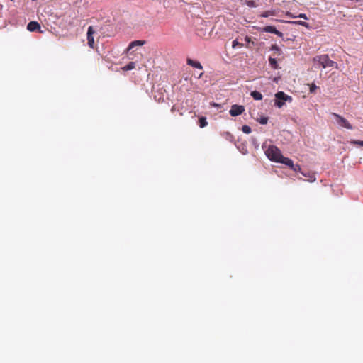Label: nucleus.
Here are the masks:
<instances>
[{
  "label": "nucleus",
  "instance_id": "14",
  "mask_svg": "<svg viewBox=\"0 0 363 363\" xmlns=\"http://www.w3.org/2000/svg\"><path fill=\"white\" fill-rule=\"evenodd\" d=\"M199 121V126L201 128H204L208 125V122L206 121V118L205 117H201Z\"/></svg>",
  "mask_w": 363,
  "mask_h": 363
},
{
  "label": "nucleus",
  "instance_id": "20",
  "mask_svg": "<svg viewBox=\"0 0 363 363\" xmlns=\"http://www.w3.org/2000/svg\"><path fill=\"white\" fill-rule=\"evenodd\" d=\"M268 121V118L267 117L262 118L259 121V123L261 124H267Z\"/></svg>",
  "mask_w": 363,
  "mask_h": 363
},
{
  "label": "nucleus",
  "instance_id": "12",
  "mask_svg": "<svg viewBox=\"0 0 363 363\" xmlns=\"http://www.w3.org/2000/svg\"><path fill=\"white\" fill-rule=\"evenodd\" d=\"M269 65L271 66V67L274 69H276L278 68V63H277V61L275 58H273V57H269Z\"/></svg>",
  "mask_w": 363,
  "mask_h": 363
},
{
  "label": "nucleus",
  "instance_id": "22",
  "mask_svg": "<svg viewBox=\"0 0 363 363\" xmlns=\"http://www.w3.org/2000/svg\"><path fill=\"white\" fill-rule=\"evenodd\" d=\"M298 17H299V18H303V19H305V20H307V19H308V18H307V16H306V15L305 13H301V14H299Z\"/></svg>",
  "mask_w": 363,
  "mask_h": 363
},
{
  "label": "nucleus",
  "instance_id": "25",
  "mask_svg": "<svg viewBox=\"0 0 363 363\" xmlns=\"http://www.w3.org/2000/svg\"><path fill=\"white\" fill-rule=\"evenodd\" d=\"M262 16L263 17H268L269 16V12H265L263 14H262Z\"/></svg>",
  "mask_w": 363,
  "mask_h": 363
},
{
  "label": "nucleus",
  "instance_id": "15",
  "mask_svg": "<svg viewBox=\"0 0 363 363\" xmlns=\"http://www.w3.org/2000/svg\"><path fill=\"white\" fill-rule=\"evenodd\" d=\"M243 47V44L241 43H239L238 41V40H235L233 41V43H232V48H242Z\"/></svg>",
  "mask_w": 363,
  "mask_h": 363
},
{
  "label": "nucleus",
  "instance_id": "21",
  "mask_svg": "<svg viewBox=\"0 0 363 363\" xmlns=\"http://www.w3.org/2000/svg\"><path fill=\"white\" fill-rule=\"evenodd\" d=\"M318 87L314 84H312L311 87H310V92L311 93H313L315 92V89H317Z\"/></svg>",
  "mask_w": 363,
  "mask_h": 363
},
{
  "label": "nucleus",
  "instance_id": "11",
  "mask_svg": "<svg viewBox=\"0 0 363 363\" xmlns=\"http://www.w3.org/2000/svg\"><path fill=\"white\" fill-rule=\"evenodd\" d=\"M250 95L255 100H262V94L257 91H251Z\"/></svg>",
  "mask_w": 363,
  "mask_h": 363
},
{
  "label": "nucleus",
  "instance_id": "2",
  "mask_svg": "<svg viewBox=\"0 0 363 363\" xmlns=\"http://www.w3.org/2000/svg\"><path fill=\"white\" fill-rule=\"evenodd\" d=\"M313 62L318 63L323 68L337 67V65L335 62L331 60L328 55H317L313 57Z\"/></svg>",
  "mask_w": 363,
  "mask_h": 363
},
{
  "label": "nucleus",
  "instance_id": "9",
  "mask_svg": "<svg viewBox=\"0 0 363 363\" xmlns=\"http://www.w3.org/2000/svg\"><path fill=\"white\" fill-rule=\"evenodd\" d=\"M187 64L189 65H191L195 68H197V69H203V66L201 65V64L199 62H196V61H194L191 59H188L187 60Z\"/></svg>",
  "mask_w": 363,
  "mask_h": 363
},
{
  "label": "nucleus",
  "instance_id": "28",
  "mask_svg": "<svg viewBox=\"0 0 363 363\" xmlns=\"http://www.w3.org/2000/svg\"><path fill=\"white\" fill-rule=\"evenodd\" d=\"M301 174H302L303 176L307 177V175H306L305 173L301 172Z\"/></svg>",
  "mask_w": 363,
  "mask_h": 363
},
{
  "label": "nucleus",
  "instance_id": "5",
  "mask_svg": "<svg viewBox=\"0 0 363 363\" xmlns=\"http://www.w3.org/2000/svg\"><path fill=\"white\" fill-rule=\"evenodd\" d=\"M244 111L245 108L243 106L233 105L229 113L232 116H237L242 114L244 112Z\"/></svg>",
  "mask_w": 363,
  "mask_h": 363
},
{
  "label": "nucleus",
  "instance_id": "16",
  "mask_svg": "<svg viewBox=\"0 0 363 363\" xmlns=\"http://www.w3.org/2000/svg\"><path fill=\"white\" fill-rule=\"evenodd\" d=\"M242 130L243 131V133H245L246 134H249L252 131L251 128L249 125H244L242 127Z\"/></svg>",
  "mask_w": 363,
  "mask_h": 363
},
{
  "label": "nucleus",
  "instance_id": "13",
  "mask_svg": "<svg viewBox=\"0 0 363 363\" xmlns=\"http://www.w3.org/2000/svg\"><path fill=\"white\" fill-rule=\"evenodd\" d=\"M135 67V63L134 62H130L128 65L124 66L122 69L123 71H128L134 69Z\"/></svg>",
  "mask_w": 363,
  "mask_h": 363
},
{
  "label": "nucleus",
  "instance_id": "23",
  "mask_svg": "<svg viewBox=\"0 0 363 363\" xmlns=\"http://www.w3.org/2000/svg\"><path fill=\"white\" fill-rule=\"evenodd\" d=\"M272 50H277V51H279V48H278V46H277V45H272Z\"/></svg>",
  "mask_w": 363,
  "mask_h": 363
},
{
  "label": "nucleus",
  "instance_id": "8",
  "mask_svg": "<svg viewBox=\"0 0 363 363\" xmlns=\"http://www.w3.org/2000/svg\"><path fill=\"white\" fill-rule=\"evenodd\" d=\"M27 29L31 32L36 31V30H38L40 33L42 32L40 30V24L36 21H30L27 26Z\"/></svg>",
  "mask_w": 363,
  "mask_h": 363
},
{
  "label": "nucleus",
  "instance_id": "10",
  "mask_svg": "<svg viewBox=\"0 0 363 363\" xmlns=\"http://www.w3.org/2000/svg\"><path fill=\"white\" fill-rule=\"evenodd\" d=\"M145 43V40H134L133 42H131L128 47V50H131L133 48H134L135 46H141V45H143Z\"/></svg>",
  "mask_w": 363,
  "mask_h": 363
},
{
  "label": "nucleus",
  "instance_id": "4",
  "mask_svg": "<svg viewBox=\"0 0 363 363\" xmlns=\"http://www.w3.org/2000/svg\"><path fill=\"white\" fill-rule=\"evenodd\" d=\"M332 115L335 118L337 123L342 128H345L349 130H352L353 128L352 125L350 123L342 116L332 113Z\"/></svg>",
  "mask_w": 363,
  "mask_h": 363
},
{
  "label": "nucleus",
  "instance_id": "24",
  "mask_svg": "<svg viewBox=\"0 0 363 363\" xmlns=\"http://www.w3.org/2000/svg\"><path fill=\"white\" fill-rule=\"evenodd\" d=\"M297 23L301 24L304 26H307V23L306 22H303V21H298V22H297Z\"/></svg>",
  "mask_w": 363,
  "mask_h": 363
},
{
  "label": "nucleus",
  "instance_id": "1",
  "mask_svg": "<svg viewBox=\"0 0 363 363\" xmlns=\"http://www.w3.org/2000/svg\"><path fill=\"white\" fill-rule=\"evenodd\" d=\"M267 157L273 162L292 166V160L282 155L280 150L274 145H270L266 150Z\"/></svg>",
  "mask_w": 363,
  "mask_h": 363
},
{
  "label": "nucleus",
  "instance_id": "18",
  "mask_svg": "<svg viewBox=\"0 0 363 363\" xmlns=\"http://www.w3.org/2000/svg\"><path fill=\"white\" fill-rule=\"evenodd\" d=\"M350 143L353 145H358L363 147V140H352L350 141Z\"/></svg>",
  "mask_w": 363,
  "mask_h": 363
},
{
  "label": "nucleus",
  "instance_id": "26",
  "mask_svg": "<svg viewBox=\"0 0 363 363\" xmlns=\"http://www.w3.org/2000/svg\"><path fill=\"white\" fill-rule=\"evenodd\" d=\"M245 39V40H246L247 42H250V37H248V36H246Z\"/></svg>",
  "mask_w": 363,
  "mask_h": 363
},
{
  "label": "nucleus",
  "instance_id": "6",
  "mask_svg": "<svg viewBox=\"0 0 363 363\" xmlns=\"http://www.w3.org/2000/svg\"><path fill=\"white\" fill-rule=\"evenodd\" d=\"M94 33V30L92 26H89L87 30V40L88 45L90 48H94V39L93 34Z\"/></svg>",
  "mask_w": 363,
  "mask_h": 363
},
{
  "label": "nucleus",
  "instance_id": "27",
  "mask_svg": "<svg viewBox=\"0 0 363 363\" xmlns=\"http://www.w3.org/2000/svg\"><path fill=\"white\" fill-rule=\"evenodd\" d=\"M174 111H175V106H172V109H171V111H172V112H174Z\"/></svg>",
  "mask_w": 363,
  "mask_h": 363
},
{
  "label": "nucleus",
  "instance_id": "7",
  "mask_svg": "<svg viewBox=\"0 0 363 363\" xmlns=\"http://www.w3.org/2000/svg\"><path fill=\"white\" fill-rule=\"evenodd\" d=\"M263 30L267 33H274L279 37H282L283 34L281 32L277 30L274 26H267L263 28Z\"/></svg>",
  "mask_w": 363,
  "mask_h": 363
},
{
  "label": "nucleus",
  "instance_id": "17",
  "mask_svg": "<svg viewBox=\"0 0 363 363\" xmlns=\"http://www.w3.org/2000/svg\"><path fill=\"white\" fill-rule=\"evenodd\" d=\"M291 169L295 172H301V167L298 164H294V162L292 161V166H289Z\"/></svg>",
  "mask_w": 363,
  "mask_h": 363
},
{
  "label": "nucleus",
  "instance_id": "29",
  "mask_svg": "<svg viewBox=\"0 0 363 363\" xmlns=\"http://www.w3.org/2000/svg\"><path fill=\"white\" fill-rule=\"evenodd\" d=\"M203 75V73H201L199 75V77H201Z\"/></svg>",
  "mask_w": 363,
  "mask_h": 363
},
{
  "label": "nucleus",
  "instance_id": "3",
  "mask_svg": "<svg viewBox=\"0 0 363 363\" xmlns=\"http://www.w3.org/2000/svg\"><path fill=\"white\" fill-rule=\"evenodd\" d=\"M275 106L281 108L286 101L291 102L292 97L286 94L284 91H278L275 94Z\"/></svg>",
  "mask_w": 363,
  "mask_h": 363
},
{
  "label": "nucleus",
  "instance_id": "19",
  "mask_svg": "<svg viewBox=\"0 0 363 363\" xmlns=\"http://www.w3.org/2000/svg\"><path fill=\"white\" fill-rule=\"evenodd\" d=\"M315 179H316V178L314 174H309L308 179H307V181L309 182H313L315 181Z\"/></svg>",
  "mask_w": 363,
  "mask_h": 363
}]
</instances>
